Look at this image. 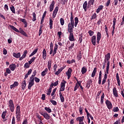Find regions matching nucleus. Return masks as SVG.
<instances>
[{
    "mask_svg": "<svg viewBox=\"0 0 124 124\" xmlns=\"http://www.w3.org/2000/svg\"><path fill=\"white\" fill-rule=\"evenodd\" d=\"M70 22L69 23L74 25L75 28L77 27V25H78V23H79V19H78V17H76L75 18V23H74V18H73V14L72 12L71 13V16H70Z\"/></svg>",
    "mask_w": 124,
    "mask_h": 124,
    "instance_id": "f257e3e1",
    "label": "nucleus"
},
{
    "mask_svg": "<svg viewBox=\"0 0 124 124\" xmlns=\"http://www.w3.org/2000/svg\"><path fill=\"white\" fill-rule=\"evenodd\" d=\"M110 58H111V54L110 53H108L105 56V59L104 61L107 62V65H110Z\"/></svg>",
    "mask_w": 124,
    "mask_h": 124,
    "instance_id": "f03ea898",
    "label": "nucleus"
},
{
    "mask_svg": "<svg viewBox=\"0 0 124 124\" xmlns=\"http://www.w3.org/2000/svg\"><path fill=\"white\" fill-rule=\"evenodd\" d=\"M40 114H41L42 116H44V117L45 118V119H46V120H49L50 118H51V116H50V115H49L47 112H40Z\"/></svg>",
    "mask_w": 124,
    "mask_h": 124,
    "instance_id": "7ed1b4c3",
    "label": "nucleus"
},
{
    "mask_svg": "<svg viewBox=\"0 0 124 124\" xmlns=\"http://www.w3.org/2000/svg\"><path fill=\"white\" fill-rule=\"evenodd\" d=\"M105 104L107 105V108L109 110H111V109L112 108L113 105H112V103H111V101H110L109 100H107L105 102Z\"/></svg>",
    "mask_w": 124,
    "mask_h": 124,
    "instance_id": "20e7f679",
    "label": "nucleus"
},
{
    "mask_svg": "<svg viewBox=\"0 0 124 124\" xmlns=\"http://www.w3.org/2000/svg\"><path fill=\"white\" fill-rule=\"evenodd\" d=\"M84 119H85V117L84 116H82V117H78L76 120L77 121H78V122H79L78 124H85L84 123Z\"/></svg>",
    "mask_w": 124,
    "mask_h": 124,
    "instance_id": "39448f33",
    "label": "nucleus"
},
{
    "mask_svg": "<svg viewBox=\"0 0 124 124\" xmlns=\"http://www.w3.org/2000/svg\"><path fill=\"white\" fill-rule=\"evenodd\" d=\"M91 42L94 46H95L96 44V36L93 35L92 37Z\"/></svg>",
    "mask_w": 124,
    "mask_h": 124,
    "instance_id": "423d86ee",
    "label": "nucleus"
},
{
    "mask_svg": "<svg viewBox=\"0 0 124 124\" xmlns=\"http://www.w3.org/2000/svg\"><path fill=\"white\" fill-rule=\"evenodd\" d=\"M113 94L115 97H119V93H118V91H117L116 87H114L113 89Z\"/></svg>",
    "mask_w": 124,
    "mask_h": 124,
    "instance_id": "0eeeda50",
    "label": "nucleus"
},
{
    "mask_svg": "<svg viewBox=\"0 0 124 124\" xmlns=\"http://www.w3.org/2000/svg\"><path fill=\"white\" fill-rule=\"evenodd\" d=\"M58 48H59V46L58 45V44H55L54 47V49H53L52 57H54V56H55V55L57 54V50H58Z\"/></svg>",
    "mask_w": 124,
    "mask_h": 124,
    "instance_id": "6e6552de",
    "label": "nucleus"
},
{
    "mask_svg": "<svg viewBox=\"0 0 124 124\" xmlns=\"http://www.w3.org/2000/svg\"><path fill=\"white\" fill-rule=\"evenodd\" d=\"M19 32L21 33V34L26 36V37H28V34H27V33L21 28H19Z\"/></svg>",
    "mask_w": 124,
    "mask_h": 124,
    "instance_id": "1a4fd4ad",
    "label": "nucleus"
},
{
    "mask_svg": "<svg viewBox=\"0 0 124 124\" xmlns=\"http://www.w3.org/2000/svg\"><path fill=\"white\" fill-rule=\"evenodd\" d=\"M100 39H101V33H100V32H97L96 40L97 44H99V41H100Z\"/></svg>",
    "mask_w": 124,
    "mask_h": 124,
    "instance_id": "9d476101",
    "label": "nucleus"
},
{
    "mask_svg": "<svg viewBox=\"0 0 124 124\" xmlns=\"http://www.w3.org/2000/svg\"><path fill=\"white\" fill-rule=\"evenodd\" d=\"M93 84V80H92V79L89 78L87 81V83L86 87V88H90L91 87V85Z\"/></svg>",
    "mask_w": 124,
    "mask_h": 124,
    "instance_id": "9b49d317",
    "label": "nucleus"
},
{
    "mask_svg": "<svg viewBox=\"0 0 124 124\" xmlns=\"http://www.w3.org/2000/svg\"><path fill=\"white\" fill-rule=\"evenodd\" d=\"M27 54H28V50H25L23 52V54L22 55V57H20L19 61H22L23 59H25V58L27 57Z\"/></svg>",
    "mask_w": 124,
    "mask_h": 124,
    "instance_id": "f8f14e48",
    "label": "nucleus"
},
{
    "mask_svg": "<svg viewBox=\"0 0 124 124\" xmlns=\"http://www.w3.org/2000/svg\"><path fill=\"white\" fill-rule=\"evenodd\" d=\"M55 6V1H52L49 6V12H52L54 10V6Z\"/></svg>",
    "mask_w": 124,
    "mask_h": 124,
    "instance_id": "ddd939ff",
    "label": "nucleus"
},
{
    "mask_svg": "<svg viewBox=\"0 0 124 124\" xmlns=\"http://www.w3.org/2000/svg\"><path fill=\"white\" fill-rule=\"evenodd\" d=\"M69 40L70 41H75V38H74V34L73 33H70L69 36Z\"/></svg>",
    "mask_w": 124,
    "mask_h": 124,
    "instance_id": "4468645a",
    "label": "nucleus"
},
{
    "mask_svg": "<svg viewBox=\"0 0 124 124\" xmlns=\"http://www.w3.org/2000/svg\"><path fill=\"white\" fill-rule=\"evenodd\" d=\"M53 48H54V45L53 44V43L51 42L50 44V51L49 52V54L52 55L53 53Z\"/></svg>",
    "mask_w": 124,
    "mask_h": 124,
    "instance_id": "2eb2a0df",
    "label": "nucleus"
},
{
    "mask_svg": "<svg viewBox=\"0 0 124 124\" xmlns=\"http://www.w3.org/2000/svg\"><path fill=\"white\" fill-rule=\"evenodd\" d=\"M116 77L118 86H121V80H120V76H119V73H116Z\"/></svg>",
    "mask_w": 124,
    "mask_h": 124,
    "instance_id": "dca6fc26",
    "label": "nucleus"
},
{
    "mask_svg": "<svg viewBox=\"0 0 124 124\" xmlns=\"http://www.w3.org/2000/svg\"><path fill=\"white\" fill-rule=\"evenodd\" d=\"M9 68H10V69L12 71H14V70H15V69H16V64H15L14 63L11 64L10 65Z\"/></svg>",
    "mask_w": 124,
    "mask_h": 124,
    "instance_id": "f3484780",
    "label": "nucleus"
},
{
    "mask_svg": "<svg viewBox=\"0 0 124 124\" xmlns=\"http://www.w3.org/2000/svg\"><path fill=\"white\" fill-rule=\"evenodd\" d=\"M20 21L24 23V28H27L28 27V22H27V20H26V19L20 18Z\"/></svg>",
    "mask_w": 124,
    "mask_h": 124,
    "instance_id": "a211bd4d",
    "label": "nucleus"
},
{
    "mask_svg": "<svg viewBox=\"0 0 124 124\" xmlns=\"http://www.w3.org/2000/svg\"><path fill=\"white\" fill-rule=\"evenodd\" d=\"M27 86V83H26V80H23L21 83V89L22 90H25Z\"/></svg>",
    "mask_w": 124,
    "mask_h": 124,
    "instance_id": "6ab92c4d",
    "label": "nucleus"
},
{
    "mask_svg": "<svg viewBox=\"0 0 124 124\" xmlns=\"http://www.w3.org/2000/svg\"><path fill=\"white\" fill-rule=\"evenodd\" d=\"M19 85V83L17 81H15L14 84L10 85V89H13V88H15L16 87H18Z\"/></svg>",
    "mask_w": 124,
    "mask_h": 124,
    "instance_id": "aec40b11",
    "label": "nucleus"
},
{
    "mask_svg": "<svg viewBox=\"0 0 124 124\" xmlns=\"http://www.w3.org/2000/svg\"><path fill=\"white\" fill-rule=\"evenodd\" d=\"M16 117L17 121L21 120V112H16Z\"/></svg>",
    "mask_w": 124,
    "mask_h": 124,
    "instance_id": "412c9836",
    "label": "nucleus"
},
{
    "mask_svg": "<svg viewBox=\"0 0 124 124\" xmlns=\"http://www.w3.org/2000/svg\"><path fill=\"white\" fill-rule=\"evenodd\" d=\"M53 22H54V21L53 20V19H52V18L49 17V29H50V30H52V29H53Z\"/></svg>",
    "mask_w": 124,
    "mask_h": 124,
    "instance_id": "4be33fe9",
    "label": "nucleus"
},
{
    "mask_svg": "<svg viewBox=\"0 0 124 124\" xmlns=\"http://www.w3.org/2000/svg\"><path fill=\"white\" fill-rule=\"evenodd\" d=\"M46 57H47V52L46 49L44 48L43 51V59H44V60H46Z\"/></svg>",
    "mask_w": 124,
    "mask_h": 124,
    "instance_id": "5701e85b",
    "label": "nucleus"
},
{
    "mask_svg": "<svg viewBox=\"0 0 124 124\" xmlns=\"http://www.w3.org/2000/svg\"><path fill=\"white\" fill-rule=\"evenodd\" d=\"M13 56L15 58H16V59H19V58H20V57H21V53H20L19 52L17 53L14 52L13 54Z\"/></svg>",
    "mask_w": 124,
    "mask_h": 124,
    "instance_id": "b1692460",
    "label": "nucleus"
},
{
    "mask_svg": "<svg viewBox=\"0 0 124 124\" xmlns=\"http://www.w3.org/2000/svg\"><path fill=\"white\" fill-rule=\"evenodd\" d=\"M78 42L81 44L83 41V33H81L78 35Z\"/></svg>",
    "mask_w": 124,
    "mask_h": 124,
    "instance_id": "393cba45",
    "label": "nucleus"
},
{
    "mask_svg": "<svg viewBox=\"0 0 124 124\" xmlns=\"http://www.w3.org/2000/svg\"><path fill=\"white\" fill-rule=\"evenodd\" d=\"M103 7H104L103 5H99L96 11V13H99V12H100V11L103 9Z\"/></svg>",
    "mask_w": 124,
    "mask_h": 124,
    "instance_id": "a878e982",
    "label": "nucleus"
},
{
    "mask_svg": "<svg viewBox=\"0 0 124 124\" xmlns=\"http://www.w3.org/2000/svg\"><path fill=\"white\" fill-rule=\"evenodd\" d=\"M96 71H97V68L95 67L93 69V70L92 73L91 77L93 78L95 76V74L96 73Z\"/></svg>",
    "mask_w": 124,
    "mask_h": 124,
    "instance_id": "bb28decb",
    "label": "nucleus"
},
{
    "mask_svg": "<svg viewBox=\"0 0 124 124\" xmlns=\"http://www.w3.org/2000/svg\"><path fill=\"white\" fill-rule=\"evenodd\" d=\"M59 95L61 102H64V97L62 94V92H59Z\"/></svg>",
    "mask_w": 124,
    "mask_h": 124,
    "instance_id": "cd10ccee",
    "label": "nucleus"
},
{
    "mask_svg": "<svg viewBox=\"0 0 124 124\" xmlns=\"http://www.w3.org/2000/svg\"><path fill=\"white\" fill-rule=\"evenodd\" d=\"M52 65V60H49L47 62V67L48 70H51V65Z\"/></svg>",
    "mask_w": 124,
    "mask_h": 124,
    "instance_id": "c85d7f7f",
    "label": "nucleus"
},
{
    "mask_svg": "<svg viewBox=\"0 0 124 124\" xmlns=\"http://www.w3.org/2000/svg\"><path fill=\"white\" fill-rule=\"evenodd\" d=\"M73 70L71 68H69L68 69V71L66 72V75L71 76V73L72 72Z\"/></svg>",
    "mask_w": 124,
    "mask_h": 124,
    "instance_id": "c756f323",
    "label": "nucleus"
},
{
    "mask_svg": "<svg viewBox=\"0 0 124 124\" xmlns=\"http://www.w3.org/2000/svg\"><path fill=\"white\" fill-rule=\"evenodd\" d=\"M77 59L78 61H81V59H82V52L80 51L78 53V55H77Z\"/></svg>",
    "mask_w": 124,
    "mask_h": 124,
    "instance_id": "7c9ffc66",
    "label": "nucleus"
},
{
    "mask_svg": "<svg viewBox=\"0 0 124 124\" xmlns=\"http://www.w3.org/2000/svg\"><path fill=\"white\" fill-rule=\"evenodd\" d=\"M88 5V3L87 1H85L83 4V8L84 9V11H87V6Z\"/></svg>",
    "mask_w": 124,
    "mask_h": 124,
    "instance_id": "2f4dec72",
    "label": "nucleus"
},
{
    "mask_svg": "<svg viewBox=\"0 0 124 124\" xmlns=\"http://www.w3.org/2000/svg\"><path fill=\"white\" fill-rule=\"evenodd\" d=\"M10 27L11 28V29L12 30L15 31H16V32H20V31L17 28L15 27L14 26H13V25H10Z\"/></svg>",
    "mask_w": 124,
    "mask_h": 124,
    "instance_id": "473e14b6",
    "label": "nucleus"
},
{
    "mask_svg": "<svg viewBox=\"0 0 124 124\" xmlns=\"http://www.w3.org/2000/svg\"><path fill=\"white\" fill-rule=\"evenodd\" d=\"M6 114H7V111L5 110V111H3L1 115V118L3 119V120H4L5 119V116H6Z\"/></svg>",
    "mask_w": 124,
    "mask_h": 124,
    "instance_id": "72a5a7b5",
    "label": "nucleus"
},
{
    "mask_svg": "<svg viewBox=\"0 0 124 124\" xmlns=\"http://www.w3.org/2000/svg\"><path fill=\"white\" fill-rule=\"evenodd\" d=\"M87 71V68L86 67H83L81 68V73L82 74L84 75L85 73H86Z\"/></svg>",
    "mask_w": 124,
    "mask_h": 124,
    "instance_id": "f704fd0d",
    "label": "nucleus"
},
{
    "mask_svg": "<svg viewBox=\"0 0 124 124\" xmlns=\"http://www.w3.org/2000/svg\"><path fill=\"white\" fill-rule=\"evenodd\" d=\"M10 109L11 112H14V109L15 108V107L14 106V105H9Z\"/></svg>",
    "mask_w": 124,
    "mask_h": 124,
    "instance_id": "c9c22d12",
    "label": "nucleus"
},
{
    "mask_svg": "<svg viewBox=\"0 0 124 124\" xmlns=\"http://www.w3.org/2000/svg\"><path fill=\"white\" fill-rule=\"evenodd\" d=\"M33 85H34V82H31L30 81L28 87V90H31V87H32Z\"/></svg>",
    "mask_w": 124,
    "mask_h": 124,
    "instance_id": "e433bc0d",
    "label": "nucleus"
},
{
    "mask_svg": "<svg viewBox=\"0 0 124 124\" xmlns=\"http://www.w3.org/2000/svg\"><path fill=\"white\" fill-rule=\"evenodd\" d=\"M58 11H59V7L56 6V7L55 8V9H54V11H53V14H55V15H57V14H58Z\"/></svg>",
    "mask_w": 124,
    "mask_h": 124,
    "instance_id": "4c0bfd02",
    "label": "nucleus"
},
{
    "mask_svg": "<svg viewBox=\"0 0 124 124\" xmlns=\"http://www.w3.org/2000/svg\"><path fill=\"white\" fill-rule=\"evenodd\" d=\"M32 17L33 18L32 19V21L33 22H35V21H36V14H35V13H32Z\"/></svg>",
    "mask_w": 124,
    "mask_h": 124,
    "instance_id": "58836bf2",
    "label": "nucleus"
},
{
    "mask_svg": "<svg viewBox=\"0 0 124 124\" xmlns=\"http://www.w3.org/2000/svg\"><path fill=\"white\" fill-rule=\"evenodd\" d=\"M38 51V48H36L35 50H33V52L31 54L29 57H32V56L35 55L36 53H37Z\"/></svg>",
    "mask_w": 124,
    "mask_h": 124,
    "instance_id": "ea45409f",
    "label": "nucleus"
},
{
    "mask_svg": "<svg viewBox=\"0 0 124 124\" xmlns=\"http://www.w3.org/2000/svg\"><path fill=\"white\" fill-rule=\"evenodd\" d=\"M16 113H21V107L20 106H17Z\"/></svg>",
    "mask_w": 124,
    "mask_h": 124,
    "instance_id": "a19ab883",
    "label": "nucleus"
},
{
    "mask_svg": "<svg viewBox=\"0 0 124 124\" xmlns=\"http://www.w3.org/2000/svg\"><path fill=\"white\" fill-rule=\"evenodd\" d=\"M65 84H66V81L63 79L61 83L60 87H65Z\"/></svg>",
    "mask_w": 124,
    "mask_h": 124,
    "instance_id": "79ce46f5",
    "label": "nucleus"
},
{
    "mask_svg": "<svg viewBox=\"0 0 124 124\" xmlns=\"http://www.w3.org/2000/svg\"><path fill=\"white\" fill-rule=\"evenodd\" d=\"M110 66V65H107L106 67V70L105 72V74H109V67Z\"/></svg>",
    "mask_w": 124,
    "mask_h": 124,
    "instance_id": "37998d69",
    "label": "nucleus"
},
{
    "mask_svg": "<svg viewBox=\"0 0 124 124\" xmlns=\"http://www.w3.org/2000/svg\"><path fill=\"white\" fill-rule=\"evenodd\" d=\"M94 0H90L88 3V5H93Z\"/></svg>",
    "mask_w": 124,
    "mask_h": 124,
    "instance_id": "c03bdc74",
    "label": "nucleus"
},
{
    "mask_svg": "<svg viewBox=\"0 0 124 124\" xmlns=\"http://www.w3.org/2000/svg\"><path fill=\"white\" fill-rule=\"evenodd\" d=\"M83 108H84V107L81 106L79 108V111L80 115L83 114Z\"/></svg>",
    "mask_w": 124,
    "mask_h": 124,
    "instance_id": "a18cd8bd",
    "label": "nucleus"
},
{
    "mask_svg": "<svg viewBox=\"0 0 124 124\" xmlns=\"http://www.w3.org/2000/svg\"><path fill=\"white\" fill-rule=\"evenodd\" d=\"M45 110L47 112V113H51L52 112V110L48 107H45Z\"/></svg>",
    "mask_w": 124,
    "mask_h": 124,
    "instance_id": "49530a36",
    "label": "nucleus"
},
{
    "mask_svg": "<svg viewBox=\"0 0 124 124\" xmlns=\"http://www.w3.org/2000/svg\"><path fill=\"white\" fill-rule=\"evenodd\" d=\"M97 17V15H96V13H94L93 15H92L91 16V20L95 19Z\"/></svg>",
    "mask_w": 124,
    "mask_h": 124,
    "instance_id": "de8ad7c7",
    "label": "nucleus"
},
{
    "mask_svg": "<svg viewBox=\"0 0 124 124\" xmlns=\"http://www.w3.org/2000/svg\"><path fill=\"white\" fill-rule=\"evenodd\" d=\"M10 9H11V11H12V12H13V13L15 14V13H16L15 7H14V6H12V7H10Z\"/></svg>",
    "mask_w": 124,
    "mask_h": 124,
    "instance_id": "09e8293b",
    "label": "nucleus"
},
{
    "mask_svg": "<svg viewBox=\"0 0 124 124\" xmlns=\"http://www.w3.org/2000/svg\"><path fill=\"white\" fill-rule=\"evenodd\" d=\"M88 33L89 34L90 36H93L94 33V32L92 30H90L88 31Z\"/></svg>",
    "mask_w": 124,
    "mask_h": 124,
    "instance_id": "8fccbe9b",
    "label": "nucleus"
},
{
    "mask_svg": "<svg viewBox=\"0 0 124 124\" xmlns=\"http://www.w3.org/2000/svg\"><path fill=\"white\" fill-rule=\"evenodd\" d=\"M49 101L53 104V105L56 106L57 105V102L55 100L50 99Z\"/></svg>",
    "mask_w": 124,
    "mask_h": 124,
    "instance_id": "3c124183",
    "label": "nucleus"
},
{
    "mask_svg": "<svg viewBox=\"0 0 124 124\" xmlns=\"http://www.w3.org/2000/svg\"><path fill=\"white\" fill-rule=\"evenodd\" d=\"M60 23L62 26H63L64 25V19L63 18H60Z\"/></svg>",
    "mask_w": 124,
    "mask_h": 124,
    "instance_id": "603ef678",
    "label": "nucleus"
},
{
    "mask_svg": "<svg viewBox=\"0 0 124 124\" xmlns=\"http://www.w3.org/2000/svg\"><path fill=\"white\" fill-rule=\"evenodd\" d=\"M112 111L113 112H119V108H118V107H114L113 108Z\"/></svg>",
    "mask_w": 124,
    "mask_h": 124,
    "instance_id": "864d4df0",
    "label": "nucleus"
},
{
    "mask_svg": "<svg viewBox=\"0 0 124 124\" xmlns=\"http://www.w3.org/2000/svg\"><path fill=\"white\" fill-rule=\"evenodd\" d=\"M34 81L36 83H39V82H40V79L38 78L37 77H35Z\"/></svg>",
    "mask_w": 124,
    "mask_h": 124,
    "instance_id": "5fc2aeb1",
    "label": "nucleus"
},
{
    "mask_svg": "<svg viewBox=\"0 0 124 124\" xmlns=\"http://www.w3.org/2000/svg\"><path fill=\"white\" fill-rule=\"evenodd\" d=\"M57 91V88H55L53 90L52 92L51 93V96H54L55 94V93Z\"/></svg>",
    "mask_w": 124,
    "mask_h": 124,
    "instance_id": "6e6d98bb",
    "label": "nucleus"
},
{
    "mask_svg": "<svg viewBox=\"0 0 124 124\" xmlns=\"http://www.w3.org/2000/svg\"><path fill=\"white\" fill-rule=\"evenodd\" d=\"M78 89H79L78 84H77V83H76V85H75V86L74 89V92H76V91H77V90H78Z\"/></svg>",
    "mask_w": 124,
    "mask_h": 124,
    "instance_id": "4d7b16f0",
    "label": "nucleus"
},
{
    "mask_svg": "<svg viewBox=\"0 0 124 124\" xmlns=\"http://www.w3.org/2000/svg\"><path fill=\"white\" fill-rule=\"evenodd\" d=\"M62 70L61 69H59L57 72L55 73V75H59L61 72H62Z\"/></svg>",
    "mask_w": 124,
    "mask_h": 124,
    "instance_id": "13d9d810",
    "label": "nucleus"
},
{
    "mask_svg": "<svg viewBox=\"0 0 124 124\" xmlns=\"http://www.w3.org/2000/svg\"><path fill=\"white\" fill-rule=\"evenodd\" d=\"M64 90H65V87L61 86L59 92H60V93H61V92H63V91H64Z\"/></svg>",
    "mask_w": 124,
    "mask_h": 124,
    "instance_id": "bf43d9fd",
    "label": "nucleus"
},
{
    "mask_svg": "<svg viewBox=\"0 0 124 124\" xmlns=\"http://www.w3.org/2000/svg\"><path fill=\"white\" fill-rule=\"evenodd\" d=\"M110 3H111V0H108L107 3H106V6H109L110 5Z\"/></svg>",
    "mask_w": 124,
    "mask_h": 124,
    "instance_id": "052dcab7",
    "label": "nucleus"
},
{
    "mask_svg": "<svg viewBox=\"0 0 124 124\" xmlns=\"http://www.w3.org/2000/svg\"><path fill=\"white\" fill-rule=\"evenodd\" d=\"M46 74H47L46 72L45 71H43V72H42V73H41V75L42 76H43V77H44V76H45V75H46Z\"/></svg>",
    "mask_w": 124,
    "mask_h": 124,
    "instance_id": "680f3d73",
    "label": "nucleus"
},
{
    "mask_svg": "<svg viewBox=\"0 0 124 124\" xmlns=\"http://www.w3.org/2000/svg\"><path fill=\"white\" fill-rule=\"evenodd\" d=\"M116 18H113V25L112 27H116Z\"/></svg>",
    "mask_w": 124,
    "mask_h": 124,
    "instance_id": "e2e57ef3",
    "label": "nucleus"
},
{
    "mask_svg": "<svg viewBox=\"0 0 124 124\" xmlns=\"http://www.w3.org/2000/svg\"><path fill=\"white\" fill-rule=\"evenodd\" d=\"M68 0H61L62 4L63 5L65 4V3H67Z\"/></svg>",
    "mask_w": 124,
    "mask_h": 124,
    "instance_id": "0e129e2a",
    "label": "nucleus"
},
{
    "mask_svg": "<svg viewBox=\"0 0 124 124\" xmlns=\"http://www.w3.org/2000/svg\"><path fill=\"white\" fill-rule=\"evenodd\" d=\"M74 47V43L71 44V46L68 47L69 50H72V48Z\"/></svg>",
    "mask_w": 124,
    "mask_h": 124,
    "instance_id": "69168bd1",
    "label": "nucleus"
},
{
    "mask_svg": "<svg viewBox=\"0 0 124 124\" xmlns=\"http://www.w3.org/2000/svg\"><path fill=\"white\" fill-rule=\"evenodd\" d=\"M29 67H30V66L29 65V63H25V64H24V68H29Z\"/></svg>",
    "mask_w": 124,
    "mask_h": 124,
    "instance_id": "338daca9",
    "label": "nucleus"
},
{
    "mask_svg": "<svg viewBox=\"0 0 124 124\" xmlns=\"http://www.w3.org/2000/svg\"><path fill=\"white\" fill-rule=\"evenodd\" d=\"M12 124H16L15 117L13 116L12 121Z\"/></svg>",
    "mask_w": 124,
    "mask_h": 124,
    "instance_id": "774afa93",
    "label": "nucleus"
}]
</instances>
